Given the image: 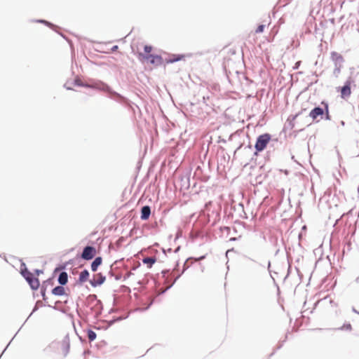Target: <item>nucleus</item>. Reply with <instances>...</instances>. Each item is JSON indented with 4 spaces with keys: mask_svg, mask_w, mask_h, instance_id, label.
I'll list each match as a JSON object with an SVG mask.
<instances>
[{
    "mask_svg": "<svg viewBox=\"0 0 359 359\" xmlns=\"http://www.w3.org/2000/svg\"><path fill=\"white\" fill-rule=\"evenodd\" d=\"M138 58L141 61H149L151 65H159L162 62V57L158 55H144L142 53H138Z\"/></svg>",
    "mask_w": 359,
    "mask_h": 359,
    "instance_id": "f257e3e1",
    "label": "nucleus"
},
{
    "mask_svg": "<svg viewBox=\"0 0 359 359\" xmlns=\"http://www.w3.org/2000/svg\"><path fill=\"white\" fill-rule=\"evenodd\" d=\"M153 50V47L151 46H149V45H145L144 46V53H142L144 55H151V52Z\"/></svg>",
    "mask_w": 359,
    "mask_h": 359,
    "instance_id": "f3484780",
    "label": "nucleus"
},
{
    "mask_svg": "<svg viewBox=\"0 0 359 359\" xmlns=\"http://www.w3.org/2000/svg\"><path fill=\"white\" fill-rule=\"evenodd\" d=\"M187 55L184 54H172L166 59V63H173L178 61L184 60Z\"/></svg>",
    "mask_w": 359,
    "mask_h": 359,
    "instance_id": "423d86ee",
    "label": "nucleus"
},
{
    "mask_svg": "<svg viewBox=\"0 0 359 359\" xmlns=\"http://www.w3.org/2000/svg\"><path fill=\"white\" fill-rule=\"evenodd\" d=\"M271 140V136L269 134H264L260 135L257 140L255 148L257 151H262L264 149Z\"/></svg>",
    "mask_w": 359,
    "mask_h": 359,
    "instance_id": "f03ea898",
    "label": "nucleus"
},
{
    "mask_svg": "<svg viewBox=\"0 0 359 359\" xmlns=\"http://www.w3.org/2000/svg\"><path fill=\"white\" fill-rule=\"evenodd\" d=\"M22 275L28 281L32 289L36 290L39 287V280L36 278L34 277L32 273L26 271L22 272Z\"/></svg>",
    "mask_w": 359,
    "mask_h": 359,
    "instance_id": "7ed1b4c3",
    "label": "nucleus"
},
{
    "mask_svg": "<svg viewBox=\"0 0 359 359\" xmlns=\"http://www.w3.org/2000/svg\"><path fill=\"white\" fill-rule=\"evenodd\" d=\"M351 81L347 80L345 82L344 86L341 88L340 93H341V98L346 99L350 97V95L351 94Z\"/></svg>",
    "mask_w": 359,
    "mask_h": 359,
    "instance_id": "39448f33",
    "label": "nucleus"
},
{
    "mask_svg": "<svg viewBox=\"0 0 359 359\" xmlns=\"http://www.w3.org/2000/svg\"><path fill=\"white\" fill-rule=\"evenodd\" d=\"M42 296H43V299L45 300L46 298H45V293L44 292H42Z\"/></svg>",
    "mask_w": 359,
    "mask_h": 359,
    "instance_id": "4be33fe9",
    "label": "nucleus"
},
{
    "mask_svg": "<svg viewBox=\"0 0 359 359\" xmlns=\"http://www.w3.org/2000/svg\"><path fill=\"white\" fill-rule=\"evenodd\" d=\"M155 262L156 259L152 257H146L143 259V262L148 264L149 267H151Z\"/></svg>",
    "mask_w": 359,
    "mask_h": 359,
    "instance_id": "2eb2a0df",
    "label": "nucleus"
},
{
    "mask_svg": "<svg viewBox=\"0 0 359 359\" xmlns=\"http://www.w3.org/2000/svg\"><path fill=\"white\" fill-rule=\"evenodd\" d=\"M52 293L56 296H62L65 294V290L62 286H57L53 289Z\"/></svg>",
    "mask_w": 359,
    "mask_h": 359,
    "instance_id": "f8f14e48",
    "label": "nucleus"
},
{
    "mask_svg": "<svg viewBox=\"0 0 359 359\" xmlns=\"http://www.w3.org/2000/svg\"><path fill=\"white\" fill-rule=\"evenodd\" d=\"M105 280V277L103 276L100 273H97L94 276L93 281H91L93 286L100 285L102 284Z\"/></svg>",
    "mask_w": 359,
    "mask_h": 359,
    "instance_id": "0eeeda50",
    "label": "nucleus"
},
{
    "mask_svg": "<svg viewBox=\"0 0 359 359\" xmlns=\"http://www.w3.org/2000/svg\"><path fill=\"white\" fill-rule=\"evenodd\" d=\"M102 262V257H96L94 261L91 264V269L93 271H96L98 266L101 265Z\"/></svg>",
    "mask_w": 359,
    "mask_h": 359,
    "instance_id": "9b49d317",
    "label": "nucleus"
},
{
    "mask_svg": "<svg viewBox=\"0 0 359 359\" xmlns=\"http://www.w3.org/2000/svg\"><path fill=\"white\" fill-rule=\"evenodd\" d=\"M89 277V273L87 270H83L81 272L79 278V280L80 283H84L88 280Z\"/></svg>",
    "mask_w": 359,
    "mask_h": 359,
    "instance_id": "4468645a",
    "label": "nucleus"
},
{
    "mask_svg": "<svg viewBox=\"0 0 359 359\" xmlns=\"http://www.w3.org/2000/svg\"><path fill=\"white\" fill-rule=\"evenodd\" d=\"M324 114V110L320 107H316L312 109L309 114L310 117L313 120L316 119L318 116H322Z\"/></svg>",
    "mask_w": 359,
    "mask_h": 359,
    "instance_id": "1a4fd4ad",
    "label": "nucleus"
},
{
    "mask_svg": "<svg viewBox=\"0 0 359 359\" xmlns=\"http://www.w3.org/2000/svg\"><path fill=\"white\" fill-rule=\"evenodd\" d=\"M150 214L151 209L149 206H144L141 210V219L143 220H147L149 217Z\"/></svg>",
    "mask_w": 359,
    "mask_h": 359,
    "instance_id": "9d476101",
    "label": "nucleus"
},
{
    "mask_svg": "<svg viewBox=\"0 0 359 359\" xmlns=\"http://www.w3.org/2000/svg\"><path fill=\"white\" fill-rule=\"evenodd\" d=\"M40 22H43V23H45V24H46V25H50V23H49V22H46V21H45V20H41Z\"/></svg>",
    "mask_w": 359,
    "mask_h": 359,
    "instance_id": "aec40b11",
    "label": "nucleus"
},
{
    "mask_svg": "<svg viewBox=\"0 0 359 359\" xmlns=\"http://www.w3.org/2000/svg\"><path fill=\"white\" fill-rule=\"evenodd\" d=\"M325 110H326V114H327V116H328V114H329V112H328V106H327V104H325Z\"/></svg>",
    "mask_w": 359,
    "mask_h": 359,
    "instance_id": "6ab92c4d",
    "label": "nucleus"
},
{
    "mask_svg": "<svg viewBox=\"0 0 359 359\" xmlns=\"http://www.w3.org/2000/svg\"><path fill=\"white\" fill-rule=\"evenodd\" d=\"M330 57L336 65L344 62L343 56L340 53L335 51H332L331 53Z\"/></svg>",
    "mask_w": 359,
    "mask_h": 359,
    "instance_id": "6e6552de",
    "label": "nucleus"
},
{
    "mask_svg": "<svg viewBox=\"0 0 359 359\" xmlns=\"http://www.w3.org/2000/svg\"><path fill=\"white\" fill-rule=\"evenodd\" d=\"M264 25H259L258 27L257 28V29L255 30V32L256 33H262L264 31Z\"/></svg>",
    "mask_w": 359,
    "mask_h": 359,
    "instance_id": "a211bd4d",
    "label": "nucleus"
},
{
    "mask_svg": "<svg viewBox=\"0 0 359 359\" xmlns=\"http://www.w3.org/2000/svg\"><path fill=\"white\" fill-rule=\"evenodd\" d=\"M116 49H118V46H114L112 48V50H116Z\"/></svg>",
    "mask_w": 359,
    "mask_h": 359,
    "instance_id": "412c9836",
    "label": "nucleus"
},
{
    "mask_svg": "<svg viewBox=\"0 0 359 359\" xmlns=\"http://www.w3.org/2000/svg\"><path fill=\"white\" fill-rule=\"evenodd\" d=\"M96 333L94 331L91 330L88 331V338L90 341H94L96 339Z\"/></svg>",
    "mask_w": 359,
    "mask_h": 359,
    "instance_id": "dca6fc26",
    "label": "nucleus"
},
{
    "mask_svg": "<svg viewBox=\"0 0 359 359\" xmlns=\"http://www.w3.org/2000/svg\"><path fill=\"white\" fill-rule=\"evenodd\" d=\"M96 255V250L94 247L87 246L83 249L81 258L86 260L92 259Z\"/></svg>",
    "mask_w": 359,
    "mask_h": 359,
    "instance_id": "20e7f679",
    "label": "nucleus"
},
{
    "mask_svg": "<svg viewBox=\"0 0 359 359\" xmlns=\"http://www.w3.org/2000/svg\"><path fill=\"white\" fill-rule=\"evenodd\" d=\"M68 281V275L66 272H62L60 273L59 278H58V282L62 285H65Z\"/></svg>",
    "mask_w": 359,
    "mask_h": 359,
    "instance_id": "ddd939ff",
    "label": "nucleus"
}]
</instances>
